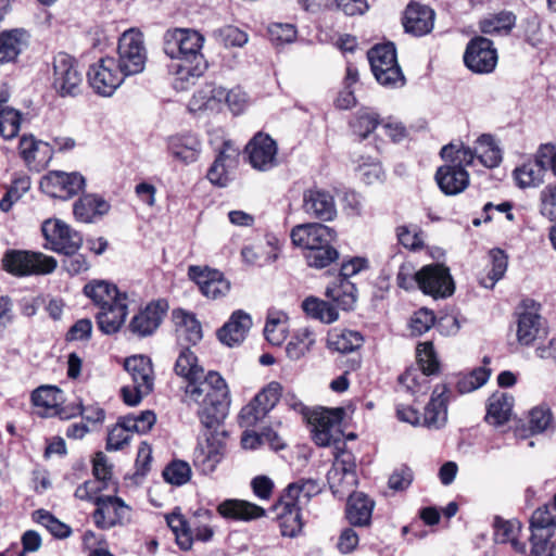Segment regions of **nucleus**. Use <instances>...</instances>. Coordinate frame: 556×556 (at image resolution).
<instances>
[{
	"label": "nucleus",
	"instance_id": "nucleus-25",
	"mask_svg": "<svg viewBox=\"0 0 556 556\" xmlns=\"http://www.w3.org/2000/svg\"><path fill=\"white\" fill-rule=\"evenodd\" d=\"M434 180L443 194L452 197L469 186V174L463 167L445 163L437 168Z\"/></svg>",
	"mask_w": 556,
	"mask_h": 556
},
{
	"label": "nucleus",
	"instance_id": "nucleus-45",
	"mask_svg": "<svg viewBox=\"0 0 556 556\" xmlns=\"http://www.w3.org/2000/svg\"><path fill=\"white\" fill-rule=\"evenodd\" d=\"M167 526L170 528L176 538V543L182 551H189L193 544L191 522L179 513L176 508L166 516Z\"/></svg>",
	"mask_w": 556,
	"mask_h": 556
},
{
	"label": "nucleus",
	"instance_id": "nucleus-40",
	"mask_svg": "<svg viewBox=\"0 0 556 556\" xmlns=\"http://www.w3.org/2000/svg\"><path fill=\"white\" fill-rule=\"evenodd\" d=\"M321 492V485L315 479H300L288 484L280 496L283 501H290V504H298L300 507L305 506L312 497Z\"/></svg>",
	"mask_w": 556,
	"mask_h": 556
},
{
	"label": "nucleus",
	"instance_id": "nucleus-22",
	"mask_svg": "<svg viewBox=\"0 0 556 556\" xmlns=\"http://www.w3.org/2000/svg\"><path fill=\"white\" fill-rule=\"evenodd\" d=\"M546 153H548V149L540 146L533 161H529L514 170L516 182L520 188L536 187L544 181L548 160Z\"/></svg>",
	"mask_w": 556,
	"mask_h": 556
},
{
	"label": "nucleus",
	"instance_id": "nucleus-56",
	"mask_svg": "<svg viewBox=\"0 0 556 556\" xmlns=\"http://www.w3.org/2000/svg\"><path fill=\"white\" fill-rule=\"evenodd\" d=\"M30 188V177L26 174L15 175L5 194L0 201V210L9 212L13 204Z\"/></svg>",
	"mask_w": 556,
	"mask_h": 556
},
{
	"label": "nucleus",
	"instance_id": "nucleus-12",
	"mask_svg": "<svg viewBox=\"0 0 556 556\" xmlns=\"http://www.w3.org/2000/svg\"><path fill=\"white\" fill-rule=\"evenodd\" d=\"M418 288L434 299H445L454 293L455 286L450 269L442 264L426 265L416 273Z\"/></svg>",
	"mask_w": 556,
	"mask_h": 556
},
{
	"label": "nucleus",
	"instance_id": "nucleus-32",
	"mask_svg": "<svg viewBox=\"0 0 556 556\" xmlns=\"http://www.w3.org/2000/svg\"><path fill=\"white\" fill-rule=\"evenodd\" d=\"M125 370L131 376L134 386L150 393L153 390V369L150 358L135 355L125 359Z\"/></svg>",
	"mask_w": 556,
	"mask_h": 556
},
{
	"label": "nucleus",
	"instance_id": "nucleus-54",
	"mask_svg": "<svg viewBox=\"0 0 556 556\" xmlns=\"http://www.w3.org/2000/svg\"><path fill=\"white\" fill-rule=\"evenodd\" d=\"M334 463L331 468H337L345 473L346 482L357 484L356 460L352 452L345 450V445L337 444L333 451Z\"/></svg>",
	"mask_w": 556,
	"mask_h": 556
},
{
	"label": "nucleus",
	"instance_id": "nucleus-26",
	"mask_svg": "<svg viewBox=\"0 0 556 556\" xmlns=\"http://www.w3.org/2000/svg\"><path fill=\"white\" fill-rule=\"evenodd\" d=\"M251 327V316L242 309H237L230 315L227 323L218 329L217 338L223 344L232 348L243 342Z\"/></svg>",
	"mask_w": 556,
	"mask_h": 556
},
{
	"label": "nucleus",
	"instance_id": "nucleus-23",
	"mask_svg": "<svg viewBox=\"0 0 556 556\" xmlns=\"http://www.w3.org/2000/svg\"><path fill=\"white\" fill-rule=\"evenodd\" d=\"M434 11L417 2H410L404 12L403 26L405 31L416 37L429 34L434 25Z\"/></svg>",
	"mask_w": 556,
	"mask_h": 556
},
{
	"label": "nucleus",
	"instance_id": "nucleus-52",
	"mask_svg": "<svg viewBox=\"0 0 556 556\" xmlns=\"http://www.w3.org/2000/svg\"><path fill=\"white\" fill-rule=\"evenodd\" d=\"M397 265L396 283L404 290H410L416 283V270L413 263L405 261L402 252L394 253L388 266Z\"/></svg>",
	"mask_w": 556,
	"mask_h": 556
},
{
	"label": "nucleus",
	"instance_id": "nucleus-31",
	"mask_svg": "<svg viewBox=\"0 0 556 556\" xmlns=\"http://www.w3.org/2000/svg\"><path fill=\"white\" fill-rule=\"evenodd\" d=\"M127 300L117 301L100 309L96 315L99 330L104 334H114L119 331L128 314Z\"/></svg>",
	"mask_w": 556,
	"mask_h": 556
},
{
	"label": "nucleus",
	"instance_id": "nucleus-16",
	"mask_svg": "<svg viewBox=\"0 0 556 556\" xmlns=\"http://www.w3.org/2000/svg\"><path fill=\"white\" fill-rule=\"evenodd\" d=\"M456 400L455 391L447 383L437 384L432 391L420 425L429 429H440L447 420V404Z\"/></svg>",
	"mask_w": 556,
	"mask_h": 556
},
{
	"label": "nucleus",
	"instance_id": "nucleus-47",
	"mask_svg": "<svg viewBox=\"0 0 556 556\" xmlns=\"http://www.w3.org/2000/svg\"><path fill=\"white\" fill-rule=\"evenodd\" d=\"M429 374H426L417 367L407 368L399 376V389L412 395L426 394L429 390Z\"/></svg>",
	"mask_w": 556,
	"mask_h": 556
},
{
	"label": "nucleus",
	"instance_id": "nucleus-15",
	"mask_svg": "<svg viewBox=\"0 0 556 556\" xmlns=\"http://www.w3.org/2000/svg\"><path fill=\"white\" fill-rule=\"evenodd\" d=\"M294 245L303 249V252H309L311 249H318L331 244L337 238V231L320 223H306L296 225L290 233Z\"/></svg>",
	"mask_w": 556,
	"mask_h": 556
},
{
	"label": "nucleus",
	"instance_id": "nucleus-43",
	"mask_svg": "<svg viewBox=\"0 0 556 556\" xmlns=\"http://www.w3.org/2000/svg\"><path fill=\"white\" fill-rule=\"evenodd\" d=\"M514 397L507 393L493 394L489 400L485 421L495 427L503 426L509 420Z\"/></svg>",
	"mask_w": 556,
	"mask_h": 556
},
{
	"label": "nucleus",
	"instance_id": "nucleus-6",
	"mask_svg": "<svg viewBox=\"0 0 556 556\" xmlns=\"http://www.w3.org/2000/svg\"><path fill=\"white\" fill-rule=\"evenodd\" d=\"M51 88L61 98H74L81 93L84 73L78 61L65 53L59 52L53 56Z\"/></svg>",
	"mask_w": 556,
	"mask_h": 556
},
{
	"label": "nucleus",
	"instance_id": "nucleus-36",
	"mask_svg": "<svg viewBox=\"0 0 556 556\" xmlns=\"http://www.w3.org/2000/svg\"><path fill=\"white\" fill-rule=\"evenodd\" d=\"M276 508L279 509L278 520L282 536L294 538L302 529L301 510L298 504H290V501H283L280 496Z\"/></svg>",
	"mask_w": 556,
	"mask_h": 556
},
{
	"label": "nucleus",
	"instance_id": "nucleus-4",
	"mask_svg": "<svg viewBox=\"0 0 556 556\" xmlns=\"http://www.w3.org/2000/svg\"><path fill=\"white\" fill-rule=\"evenodd\" d=\"M1 265L3 270L12 276L27 277L51 274L58 262L53 256L41 252L9 249L2 256Z\"/></svg>",
	"mask_w": 556,
	"mask_h": 556
},
{
	"label": "nucleus",
	"instance_id": "nucleus-14",
	"mask_svg": "<svg viewBox=\"0 0 556 556\" xmlns=\"http://www.w3.org/2000/svg\"><path fill=\"white\" fill-rule=\"evenodd\" d=\"M497 51L493 41L477 36L469 40L464 53L465 65L476 74H490L497 64Z\"/></svg>",
	"mask_w": 556,
	"mask_h": 556
},
{
	"label": "nucleus",
	"instance_id": "nucleus-38",
	"mask_svg": "<svg viewBox=\"0 0 556 556\" xmlns=\"http://www.w3.org/2000/svg\"><path fill=\"white\" fill-rule=\"evenodd\" d=\"M27 33L24 29L4 30L0 34V64L14 62L27 46Z\"/></svg>",
	"mask_w": 556,
	"mask_h": 556
},
{
	"label": "nucleus",
	"instance_id": "nucleus-35",
	"mask_svg": "<svg viewBox=\"0 0 556 556\" xmlns=\"http://www.w3.org/2000/svg\"><path fill=\"white\" fill-rule=\"evenodd\" d=\"M364 344V336L356 330L333 328L327 336V348L341 354L352 353Z\"/></svg>",
	"mask_w": 556,
	"mask_h": 556
},
{
	"label": "nucleus",
	"instance_id": "nucleus-29",
	"mask_svg": "<svg viewBox=\"0 0 556 556\" xmlns=\"http://www.w3.org/2000/svg\"><path fill=\"white\" fill-rule=\"evenodd\" d=\"M326 298L342 311H353L357 301L356 286L348 279L336 278L325 290Z\"/></svg>",
	"mask_w": 556,
	"mask_h": 556
},
{
	"label": "nucleus",
	"instance_id": "nucleus-64",
	"mask_svg": "<svg viewBox=\"0 0 556 556\" xmlns=\"http://www.w3.org/2000/svg\"><path fill=\"white\" fill-rule=\"evenodd\" d=\"M281 389L279 382L271 381L253 397L254 403L258 404L267 415L279 402Z\"/></svg>",
	"mask_w": 556,
	"mask_h": 556
},
{
	"label": "nucleus",
	"instance_id": "nucleus-60",
	"mask_svg": "<svg viewBox=\"0 0 556 556\" xmlns=\"http://www.w3.org/2000/svg\"><path fill=\"white\" fill-rule=\"evenodd\" d=\"M212 92L213 98L219 101L224 98L230 111L236 115L242 113L248 103V96L240 87L230 90L218 87L214 88Z\"/></svg>",
	"mask_w": 556,
	"mask_h": 556
},
{
	"label": "nucleus",
	"instance_id": "nucleus-9",
	"mask_svg": "<svg viewBox=\"0 0 556 556\" xmlns=\"http://www.w3.org/2000/svg\"><path fill=\"white\" fill-rule=\"evenodd\" d=\"M307 420L312 425V438L318 446L345 445L342 440L340 410H315L307 416Z\"/></svg>",
	"mask_w": 556,
	"mask_h": 556
},
{
	"label": "nucleus",
	"instance_id": "nucleus-51",
	"mask_svg": "<svg viewBox=\"0 0 556 556\" xmlns=\"http://www.w3.org/2000/svg\"><path fill=\"white\" fill-rule=\"evenodd\" d=\"M476 157L485 167H496L502 161L501 149L495 144L491 135H481L477 140Z\"/></svg>",
	"mask_w": 556,
	"mask_h": 556
},
{
	"label": "nucleus",
	"instance_id": "nucleus-50",
	"mask_svg": "<svg viewBox=\"0 0 556 556\" xmlns=\"http://www.w3.org/2000/svg\"><path fill=\"white\" fill-rule=\"evenodd\" d=\"M476 154V149L471 150L464 143H448L445 144L440 151V156L445 161V163L455 165L457 167H463L465 169L467 166L473 164Z\"/></svg>",
	"mask_w": 556,
	"mask_h": 556
},
{
	"label": "nucleus",
	"instance_id": "nucleus-13",
	"mask_svg": "<svg viewBox=\"0 0 556 556\" xmlns=\"http://www.w3.org/2000/svg\"><path fill=\"white\" fill-rule=\"evenodd\" d=\"M86 187L85 177L78 172L51 170L40 180V189L51 198L68 200Z\"/></svg>",
	"mask_w": 556,
	"mask_h": 556
},
{
	"label": "nucleus",
	"instance_id": "nucleus-37",
	"mask_svg": "<svg viewBox=\"0 0 556 556\" xmlns=\"http://www.w3.org/2000/svg\"><path fill=\"white\" fill-rule=\"evenodd\" d=\"M10 98L7 87H0V135L5 140H11L18 135L21 129L22 113L10 106H3Z\"/></svg>",
	"mask_w": 556,
	"mask_h": 556
},
{
	"label": "nucleus",
	"instance_id": "nucleus-21",
	"mask_svg": "<svg viewBox=\"0 0 556 556\" xmlns=\"http://www.w3.org/2000/svg\"><path fill=\"white\" fill-rule=\"evenodd\" d=\"M97 506L92 518L99 529H110L121 525L127 517L128 506L117 496L102 495L94 500Z\"/></svg>",
	"mask_w": 556,
	"mask_h": 556
},
{
	"label": "nucleus",
	"instance_id": "nucleus-63",
	"mask_svg": "<svg viewBox=\"0 0 556 556\" xmlns=\"http://www.w3.org/2000/svg\"><path fill=\"white\" fill-rule=\"evenodd\" d=\"M163 478L173 485H182L191 478V468L187 462L173 460L163 470Z\"/></svg>",
	"mask_w": 556,
	"mask_h": 556
},
{
	"label": "nucleus",
	"instance_id": "nucleus-24",
	"mask_svg": "<svg viewBox=\"0 0 556 556\" xmlns=\"http://www.w3.org/2000/svg\"><path fill=\"white\" fill-rule=\"evenodd\" d=\"M239 153L236 149L231 148L228 141H225L215 161L207 170V179L217 187H226L230 178V170L238 164Z\"/></svg>",
	"mask_w": 556,
	"mask_h": 556
},
{
	"label": "nucleus",
	"instance_id": "nucleus-5",
	"mask_svg": "<svg viewBox=\"0 0 556 556\" xmlns=\"http://www.w3.org/2000/svg\"><path fill=\"white\" fill-rule=\"evenodd\" d=\"M371 72L376 80L388 88L405 85V76L397 63L396 48L393 42L376 45L367 52Z\"/></svg>",
	"mask_w": 556,
	"mask_h": 556
},
{
	"label": "nucleus",
	"instance_id": "nucleus-2",
	"mask_svg": "<svg viewBox=\"0 0 556 556\" xmlns=\"http://www.w3.org/2000/svg\"><path fill=\"white\" fill-rule=\"evenodd\" d=\"M203 43L204 36L191 28H170L163 35L165 54L178 61L175 74L181 89L207 70V61L202 53Z\"/></svg>",
	"mask_w": 556,
	"mask_h": 556
},
{
	"label": "nucleus",
	"instance_id": "nucleus-59",
	"mask_svg": "<svg viewBox=\"0 0 556 556\" xmlns=\"http://www.w3.org/2000/svg\"><path fill=\"white\" fill-rule=\"evenodd\" d=\"M416 358L419 369L429 375H437L440 371V362L431 341L419 343L416 348Z\"/></svg>",
	"mask_w": 556,
	"mask_h": 556
},
{
	"label": "nucleus",
	"instance_id": "nucleus-46",
	"mask_svg": "<svg viewBox=\"0 0 556 556\" xmlns=\"http://www.w3.org/2000/svg\"><path fill=\"white\" fill-rule=\"evenodd\" d=\"M516 25V15L509 11L492 14L479 23L481 33L486 35L506 36Z\"/></svg>",
	"mask_w": 556,
	"mask_h": 556
},
{
	"label": "nucleus",
	"instance_id": "nucleus-49",
	"mask_svg": "<svg viewBox=\"0 0 556 556\" xmlns=\"http://www.w3.org/2000/svg\"><path fill=\"white\" fill-rule=\"evenodd\" d=\"M379 114L370 109L357 111L350 121V127L361 140L366 139L380 125Z\"/></svg>",
	"mask_w": 556,
	"mask_h": 556
},
{
	"label": "nucleus",
	"instance_id": "nucleus-28",
	"mask_svg": "<svg viewBox=\"0 0 556 556\" xmlns=\"http://www.w3.org/2000/svg\"><path fill=\"white\" fill-rule=\"evenodd\" d=\"M83 293L100 309L117 301L127 300V294L119 292L117 287L106 280H91L85 285Z\"/></svg>",
	"mask_w": 556,
	"mask_h": 556
},
{
	"label": "nucleus",
	"instance_id": "nucleus-61",
	"mask_svg": "<svg viewBox=\"0 0 556 556\" xmlns=\"http://www.w3.org/2000/svg\"><path fill=\"white\" fill-rule=\"evenodd\" d=\"M305 261L309 267L325 268L339 258L338 250L331 244L319 247L318 249H311L309 252H303Z\"/></svg>",
	"mask_w": 556,
	"mask_h": 556
},
{
	"label": "nucleus",
	"instance_id": "nucleus-53",
	"mask_svg": "<svg viewBox=\"0 0 556 556\" xmlns=\"http://www.w3.org/2000/svg\"><path fill=\"white\" fill-rule=\"evenodd\" d=\"M30 401L34 406L54 410L63 402V391L56 386L42 384L31 392Z\"/></svg>",
	"mask_w": 556,
	"mask_h": 556
},
{
	"label": "nucleus",
	"instance_id": "nucleus-11",
	"mask_svg": "<svg viewBox=\"0 0 556 556\" xmlns=\"http://www.w3.org/2000/svg\"><path fill=\"white\" fill-rule=\"evenodd\" d=\"M48 248L59 254H73L83 245V236L61 219H48L41 227Z\"/></svg>",
	"mask_w": 556,
	"mask_h": 556
},
{
	"label": "nucleus",
	"instance_id": "nucleus-57",
	"mask_svg": "<svg viewBox=\"0 0 556 556\" xmlns=\"http://www.w3.org/2000/svg\"><path fill=\"white\" fill-rule=\"evenodd\" d=\"M489 257L491 268L488 271L486 278L482 280V285L485 288L492 289L495 283L504 277L507 270L508 256L503 250L495 248L490 251Z\"/></svg>",
	"mask_w": 556,
	"mask_h": 556
},
{
	"label": "nucleus",
	"instance_id": "nucleus-27",
	"mask_svg": "<svg viewBox=\"0 0 556 556\" xmlns=\"http://www.w3.org/2000/svg\"><path fill=\"white\" fill-rule=\"evenodd\" d=\"M110 208V203L103 197L96 193H86L75 201L73 214L78 222L94 223L108 214Z\"/></svg>",
	"mask_w": 556,
	"mask_h": 556
},
{
	"label": "nucleus",
	"instance_id": "nucleus-7",
	"mask_svg": "<svg viewBox=\"0 0 556 556\" xmlns=\"http://www.w3.org/2000/svg\"><path fill=\"white\" fill-rule=\"evenodd\" d=\"M531 549L529 556H556V516L548 506L535 509L530 519Z\"/></svg>",
	"mask_w": 556,
	"mask_h": 556
},
{
	"label": "nucleus",
	"instance_id": "nucleus-18",
	"mask_svg": "<svg viewBox=\"0 0 556 556\" xmlns=\"http://www.w3.org/2000/svg\"><path fill=\"white\" fill-rule=\"evenodd\" d=\"M302 208L308 216L321 222H331L337 216L333 195L317 186L304 190Z\"/></svg>",
	"mask_w": 556,
	"mask_h": 556
},
{
	"label": "nucleus",
	"instance_id": "nucleus-34",
	"mask_svg": "<svg viewBox=\"0 0 556 556\" xmlns=\"http://www.w3.org/2000/svg\"><path fill=\"white\" fill-rule=\"evenodd\" d=\"M225 518L250 521L265 516V509L256 504L242 500H226L217 507Z\"/></svg>",
	"mask_w": 556,
	"mask_h": 556
},
{
	"label": "nucleus",
	"instance_id": "nucleus-19",
	"mask_svg": "<svg viewBox=\"0 0 556 556\" xmlns=\"http://www.w3.org/2000/svg\"><path fill=\"white\" fill-rule=\"evenodd\" d=\"M188 277L197 283L201 293L208 299L222 298L230 290V282L217 269L191 265L188 268Z\"/></svg>",
	"mask_w": 556,
	"mask_h": 556
},
{
	"label": "nucleus",
	"instance_id": "nucleus-3",
	"mask_svg": "<svg viewBox=\"0 0 556 556\" xmlns=\"http://www.w3.org/2000/svg\"><path fill=\"white\" fill-rule=\"evenodd\" d=\"M228 414V407H224L222 416H219L216 422L208 425L200 419L203 428L202 435L204 441H199L193 453V465L195 469L202 475H210L217 468L218 464L225 456V437L226 431L220 430V427Z\"/></svg>",
	"mask_w": 556,
	"mask_h": 556
},
{
	"label": "nucleus",
	"instance_id": "nucleus-62",
	"mask_svg": "<svg viewBox=\"0 0 556 556\" xmlns=\"http://www.w3.org/2000/svg\"><path fill=\"white\" fill-rule=\"evenodd\" d=\"M214 39L225 47H243L248 42V35L233 25H226L214 29Z\"/></svg>",
	"mask_w": 556,
	"mask_h": 556
},
{
	"label": "nucleus",
	"instance_id": "nucleus-42",
	"mask_svg": "<svg viewBox=\"0 0 556 556\" xmlns=\"http://www.w3.org/2000/svg\"><path fill=\"white\" fill-rule=\"evenodd\" d=\"M490 357H483V365L490 364ZM491 376V370L485 366L477 367L472 369L470 372L465 375H458L455 377V381L453 384L455 386V395H463L466 393H470L482 386H484ZM450 387L452 382L447 383Z\"/></svg>",
	"mask_w": 556,
	"mask_h": 556
},
{
	"label": "nucleus",
	"instance_id": "nucleus-30",
	"mask_svg": "<svg viewBox=\"0 0 556 556\" xmlns=\"http://www.w3.org/2000/svg\"><path fill=\"white\" fill-rule=\"evenodd\" d=\"M375 502L366 494L358 492L350 494L345 508L349 522L355 527L370 525Z\"/></svg>",
	"mask_w": 556,
	"mask_h": 556
},
{
	"label": "nucleus",
	"instance_id": "nucleus-44",
	"mask_svg": "<svg viewBox=\"0 0 556 556\" xmlns=\"http://www.w3.org/2000/svg\"><path fill=\"white\" fill-rule=\"evenodd\" d=\"M306 315L324 324H332L339 319L337 307L330 301L308 296L302 302Z\"/></svg>",
	"mask_w": 556,
	"mask_h": 556
},
{
	"label": "nucleus",
	"instance_id": "nucleus-48",
	"mask_svg": "<svg viewBox=\"0 0 556 556\" xmlns=\"http://www.w3.org/2000/svg\"><path fill=\"white\" fill-rule=\"evenodd\" d=\"M315 342V333L309 328H300L294 331L286 346L287 356L292 361H298L311 351Z\"/></svg>",
	"mask_w": 556,
	"mask_h": 556
},
{
	"label": "nucleus",
	"instance_id": "nucleus-17",
	"mask_svg": "<svg viewBox=\"0 0 556 556\" xmlns=\"http://www.w3.org/2000/svg\"><path fill=\"white\" fill-rule=\"evenodd\" d=\"M168 309L164 300L152 301L132 316L128 324L129 332L137 338L152 336L162 324Z\"/></svg>",
	"mask_w": 556,
	"mask_h": 556
},
{
	"label": "nucleus",
	"instance_id": "nucleus-55",
	"mask_svg": "<svg viewBox=\"0 0 556 556\" xmlns=\"http://www.w3.org/2000/svg\"><path fill=\"white\" fill-rule=\"evenodd\" d=\"M540 316L535 313L523 312L518 317L517 338L521 344H531L539 332Z\"/></svg>",
	"mask_w": 556,
	"mask_h": 556
},
{
	"label": "nucleus",
	"instance_id": "nucleus-39",
	"mask_svg": "<svg viewBox=\"0 0 556 556\" xmlns=\"http://www.w3.org/2000/svg\"><path fill=\"white\" fill-rule=\"evenodd\" d=\"M494 540L496 543H510L511 547L518 553L526 552V544L518 540L521 531V523L517 519H503L500 516L494 517Z\"/></svg>",
	"mask_w": 556,
	"mask_h": 556
},
{
	"label": "nucleus",
	"instance_id": "nucleus-8",
	"mask_svg": "<svg viewBox=\"0 0 556 556\" xmlns=\"http://www.w3.org/2000/svg\"><path fill=\"white\" fill-rule=\"evenodd\" d=\"M86 76L92 90L102 97L112 96L126 77L113 56L101 58L91 64Z\"/></svg>",
	"mask_w": 556,
	"mask_h": 556
},
{
	"label": "nucleus",
	"instance_id": "nucleus-58",
	"mask_svg": "<svg viewBox=\"0 0 556 556\" xmlns=\"http://www.w3.org/2000/svg\"><path fill=\"white\" fill-rule=\"evenodd\" d=\"M34 519L45 527L55 539L63 540L72 534V528L68 525L62 522L46 509L36 510L34 513Z\"/></svg>",
	"mask_w": 556,
	"mask_h": 556
},
{
	"label": "nucleus",
	"instance_id": "nucleus-20",
	"mask_svg": "<svg viewBox=\"0 0 556 556\" xmlns=\"http://www.w3.org/2000/svg\"><path fill=\"white\" fill-rule=\"evenodd\" d=\"M250 164L257 170H269L277 164V143L267 134L257 132L247 144Z\"/></svg>",
	"mask_w": 556,
	"mask_h": 556
},
{
	"label": "nucleus",
	"instance_id": "nucleus-41",
	"mask_svg": "<svg viewBox=\"0 0 556 556\" xmlns=\"http://www.w3.org/2000/svg\"><path fill=\"white\" fill-rule=\"evenodd\" d=\"M173 318L177 327L176 332L181 341L192 345L201 341L203 337L202 327L194 314L176 309L173 312Z\"/></svg>",
	"mask_w": 556,
	"mask_h": 556
},
{
	"label": "nucleus",
	"instance_id": "nucleus-1",
	"mask_svg": "<svg viewBox=\"0 0 556 556\" xmlns=\"http://www.w3.org/2000/svg\"><path fill=\"white\" fill-rule=\"evenodd\" d=\"M175 372L188 381L186 394L199 404L198 416L212 425L229 407V390L225 379L217 371H208L198 365V357L188 348L184 349L174 367Z\"/></svg>",
	"mask_w": 556,
	"mask_h": 556
},
{
	"label": "nucleus",
	"instance_id": "nucleus-33",
	"mask_svg": "<svg viewBox=\"0 0 556 556\" xmlns=\"http://www.w3.org/2000/svg\"><path fill=\"white\" fill-rule=\"evenodd\" d=\"M168 151L184 163L195 162L201 151V142L193 134L175 135L168 138Z\"/></svg>",
	"mask_w": 556,
	"mask_h": 556
},
{
	"label": "nucleus",
	"instance_id": "nucleus-10",
	"mask_svg": "<svg viewBox=\"0 0 556 556\" xmlns=\"http://www.w3.org/2000/svg\"><path fill=\"white\" fill-rule=\"evenodd\" d=\"M118 66L126 76L141 73L147 61V51L140 33L129 30L125 31L117 47Z\"/></svg>",
	"mask_w": 556,
	"mask_h": 556
}]
</instances>
